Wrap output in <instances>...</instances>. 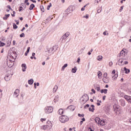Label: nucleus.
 Wrapping results in <instances>:
<instances>
[{"mask_svg": "<svg viewBox=\"0 0 131 131\" xmlns=\"http://www.w3.org/2000/svg\"><path fill=\"white\" fill-rule=\"evenodd\" d=\"M108 92V90L107 89H102L101 91H100V92H101V94H107Z\"/></svg>", "mask_w": 131, "mask_h": 131, "instance_id": "obj_19", "label": "nucleus"}, {"mask_svg": "<svg viewBox=\"0 0 131 131\" xmlns=\"http://www.w3.org/2000/svg\"><path fill=\"white\" fill-rule=\"evenodd\" d=\"M51 7H52V3H50L49 5L47 6V10H50V8H51Z\"/></svg>", "mask_w": 131, "mask_h": 131, "instance_id": "obj_37", "label": "nucleus"}, {"mask_svg": "<svg viewBox=\"0 0 131 131\" xmlns=\"http://www.w3.org/2000/svg\"><path fill=\"white\" fill-rule=\"evenodd\" d=\"M129 123H131V118L129 119Z\"/></svg>", "mask_w": 131, "mask_h": 131, "instance_id": "obj_64", "label": "nucleus"}, {"mask_svg": "<svg viewBox=\"0 0 131 131\" xmlns=\"http://www.w3.org/2000/svg\"><path fill=\"white\" fill-rule=\"evenodd\" d=\"M5 79L6 80V81H9V80H10V77L9 76H6L5 77Z\"/></svg>", "mask_w": 131, "mask_h": 131, "instance_id": "obj_28", "label": "nucleus"}, {"mask_svg": "<svg viewBox=\"0 0 131 131\" xmlns=\"http://www.w3.org/2000/svg\"><path fill=\"white\" fill-rule=\"evenodd\" d=\"M35 7V6L34 5V4H31L30 6L29 9L30 10V11H31L32 10H33V8Z\"/></svg>", "mask_w": 131, "mask_h": 131, "instance_id": "obj_24", "label": "nucleus"}, {"mask_svg": "<svg viewBox=\"0 0 131 131\" xmlns=\"http://www.w3.org/2000/svg\"><path fill=\"white\" fill-rule=\"evenodd\" d=\"M120 104L121 105V106H122L123 107H124V106H125V101H124V100L121 99L120 100Z\"/></svg>", "mask_w": 131, "mask_h": 131, "instance_id": "obj_17", "label": "nucleus"}, {"mask_svg": "<svg viewBox=\"0 0 131 131\" xmlns=\"http://www.w3.org/2000/svg\"><path fill=\"white\" fill-rule=\"evenodd\" d=\"M10 17V14H6L5 17L3 18L4 20H7Z\"/></svg>", "mask_w": 131, "mask_h": 131, "instance_id": "obj_27", "label": "nucleus"}, {"mask_svg": "<svg viewBox=\"0 0 131 131\" xmlns=\"http://www.w3.org/2000/svg\"><path fill=\"white\" fill-rule=\"evenodd\" d=\"M91 107H89V111H91V112H94V111H95V105L92 104L91 105Z\"/></svg>", "mask_w": 131, "mask_h": 131, "instance_id": "obj_15", "label": "nucleus"}, {"mask_svg": "<svg viewBox=\"0 0 131 131\" xmlns=\"http://www.w3.org/2000/svg\"><path fill=\"white\" fill-rule=\"evenodd\" d=\"M67 109L70 110V111H74L75 110V106L74 105H70L67 107Z\"/></svg>", "mask_w": 131, "mask_h": 131, "instance_id": "obj_13", "label": "nucleus"}, {"mask_svg": "<svg viewBox=\"0 0 131 131\" xmlns=\"http://www.w3.org/2000/svg\"><path fill=\"white\" fill-rule=\"evenodd\" d=\"M85 7H86V5L84 6V7L81 8V11H84V10L85 9Z\"/></svg>", "mask_w": 131, "mask_h": 131, "instance_id": "obj_43", "label": "nucleus"}, {"mask_svg": "<svg viewBox=\"0 0 131 131\" xmlns=\"http://www.w3.org/2000/svg\"><path fill=\"white\" fill-rule=\"evenodd\" d=\"M15 14H16V12L13 11V14H11L12 17H15Z\"/></svg>", "mask_w": 131, "mask_h": 131, "instance_id": "obj_47", "label": "nucleus"}, {"mask_svg": "<svg viewBox=\"0 0 131 131\" xmlns=\"http://www.w3.org/2000/svg\"><path fill=\"white\" fill-rule=\"evenodd\" d=\"M124 70L125 71V73H126V74H128V73L130 72V71L129 70V69H127L125 67L124 68Z\"/></svg>", "mask_w": 131, "mask_h": 131, "instance_id": "obj_21", "label": "nucleus"}, {"mask_svg": "<svg viewBox=\"0 0 131 131\" xmlns=\"http://www.w3.org/2000/svg\"><path fill=\"white\" fill-rule=\"evenodd\" d=\"M54 110V108H53V107L52 106H48L45 108V112L47 114H49L50 113H52Z\"/></svg>", "mask_w": 131, "mask_h": 131, "instance_id": "obj_5", "label": "nucleus"}, {"mask_svg": "<svg viewBox=\"0 0 131 131\" xmlns=\"http://www.w3.org/2000/svg\"><path fill=\"white\" fill-rule=\"evenodd\" d=\"M7 58V66L10 68L12 67L13 65H14V58L10 55H8Z\"/></svg>", "mask_w": 131, "mask_h": 131, "instance_id": "obj_1", "label": "nucleus"}, {"mask_svg": "<svg viewBox=\"0 0 131 131\" xmlns=\"http://www.w3.org/2000/svg\"><path fill=\"white\" fill-rule=\"evenodd\" d=\"M85 107H86V108H89V107H90V104H86L85 105L84 108H85Z\"/></svg>", "mask_w": 131, "mask_h": 131, "instance_id": "obj_54", "label": "nucleus"}, {"mask_svg": "<svg viewBox=\"0 0 131 131\" xmlns=\"http://www.w3.org/2000/svg\"><path fill=\"white\" fill-rule=\"evenodd\" d=\"M109 65H110V66H112V65H113V63L112 62H110L109 63Z\"/></svg>", "mask_w": 131, "mask_h": 131, "instance_id": "obj_55", "label": "nucleus"}, {"mask_svg": "<svg viewBox=\"0 0 131 131\" xmlns=\"http://www.w3.org/2000/svg\"><path fill=\"white\" fill-rule=\"evenodd\" d=\"M21 67H22V71H23V72H25V71H26V69H27V67L26 66V64L23 63L21 64Z\"/></svg>", "mask_w": 131, "mask_h": 131, "instance_id": "obj_11", "label": "nucleus"}, {"mask_svg": "<svg viewBox=\"0 0 131 131\" xmlns=\"http://www.w3.org/2000/svg\"><path fill=\"white\" fill-rule=\"evenodd\" d=\"M13 46H15V45H16V41H15V40L13 41Z\"/></svg>", "mask_w": 131, "mask_h": 131, "instance_id": "obj_56", "label": "nucleus"}, {"mask_svg": "<svg viewBox=\"0 0 131 131\" xmlns=\"http://www.w3.org/2000/svg\"><path fill=\"white\" fill-rule=\"evenodd\" d=\"M102 100H103V101H105V100H106V96H103V97H102Z\"/></svg>", "mask_w": 131, "mask_h": 131, "instance_id": "obj_51", "label": "nucleus"}, {"mask_svg": "<svg viewBox=\"0 0 131 131\" xmlns=\"http://www.w3.org/2000/svg\"><path fill=\"white\" fill-rule=\"evenodd\" d=\"M40 120H41V121L42 122H43V121H46V120H47V119H46V118H41V119H40Z\"/></svg>", "mask_w": 131, "mask_h": 131, "instance_id": "obj_45", "label": "nucleus"}, {"mask_svg": "<svg viewBox=\"0 0 131 131\" xmlns=\"http://www.w3.org/2000/svg\"><path fill=\"white\" fill-rule=\"evenodd\" d=\"M17 28H18V26L15 24H13V29H17Z\"/></svg>", "mask_w": 131, "mask_h": 131, "instance_id": "obj_36", "label": "nucleus"}, {"mask_svg": "<svg viewBox=\"0 0 131 131\" xmlns=\"http://www.w3.org/2000/svg\"><path fill=\"white\" fill-rule=\"evenodd\" d=\"M20 37H25V34H24V33H22L20 35Z\"/></svg>", "mask_w": 131, "mask_h": 131, "instance_id": "obj_38", "label": "nucleus"}, {"mask_svg": "<svg viewBox=\"0 0 131 131\" xmlns=\"http://www.w3.org/2000/svg\"><path fill=\"white\" fill-rule=\"evenodd\" d=\"M101 103H102V101L97 100V103H96L97 106H101Z\"/></svg>", "mask_w": 131, "mask_h": 131, "instance_id": "obj_30", "label": "nucleus"}, {"mask_svg": "<svg viewBox=\"0 0 131 131\" xmlns=\"http://www.w3.org/2000/svg\"><path fill=\"white\" fill-rule=\"evenodd\" d=\"M29 51H30V47H28L27 48V53H29Z\"/></svg>", "mask_w": 131, "mask_h": 131, "instance_id": "obj_49", "label": "nucleus"}, {"mask_svg": "<svg viewBox=\"0 0 131 131\" xmlns=\"http://www.w3.org/2000/svg\"><path fill=\"white\" fill-rule=\"evenodd\" d=\"M7 9H9V10H11V11H13V9H12V8H11V6L10 5H8L7 6Z\"/></svg>", "mask_w": 131, "mask_h": 131, "instance_id": "obj_40", "label": "nucleus"}, {"mask_svg": "<svg viewBox=\"0 0 131 131\" xmlns=\"http://www.w3.org/2000/svg\"><path fill=\"white\" fill-rule=\"evenodd\" d=\"M82 98H83V102H84L85 103L88 102V101H89V95H88V94H85L82 96Z\"/></svg>", "mask_w": 131, "mask_h": 131, "instance_id": "obj_7", "label": "nucleus"}, {"mask_svg": "<svg viewBox=\"0 0 131 131\" xmlns=\"http://www.w3.org/2000/svg\"><path fill=\"white\" fill-rule=\"evenodd\" d=\"M95 121L98 125H105L106 124V122L105 120L101 119L99 117H96L95 119Z\"/></svg>", "mask_w": 131, "mask_h": 131, "instance_id": "obj_2", "label": "nucleus"}, {"mask_svg": "<svg viewBox=\"0 0 131 131\" xmlns=\"http://www.w3.org/2000/svg\"><path fill=\"white\" fill-rule=\"evenodd\" d=\"M98 77L99 79H101L102 78V72L99 71L98 72Z\"/></svg>", "mask_w": 131, "mask_h": 131, "instance_id": "obj_23", "label": "nucleus"}, {"mask_svg": "<svg viewBox=\"0 0 131 131\" xmlns=\"http://www.w3.org/2000/svg\"><path fill=\"white\" fill-rule=\"evenodd\" d=\"M124 64H125V65H126V64H128V62H127V61H125V62H124Z\"/></svg>", "mask_w": 131, "mask_h": 131, "instance_id": "obj_60", "label": "nucleus"}, {"mask_svg": "<svg viewBox=\"0 0 131 131\" xmlns=\"http://www.w3.org/2000/svg\"><path fill=\"white\" fill-rule=\"evenodd\" d=\"M5 46V43L0 41V47H4Z\"/></svg>", "mask_w": 131, "mask_h": 131, "instance_id": "obj_34", "label": "nucleus"}, {"mask_svg": "<svg viewBox=\"0 0 131 131\" xmlns=\"http://www.w3.org/2000/svg\"><path fill=\"white\" fill-rule=\"evenodd\" d=\"M127 53V50L126 49H123L120 52V57H125V55Z\"/></svg>", "mask_w": 131, "mask_h": 131, "instance_id": "obj_6", "label": "nucleus"}, {"mask_svg": "<svg viewBox=\"0 0 131 131\" xmlns=\"http://www.w3.org/2000/svg\"><path fill=\"white\" fill-rule=\"evenodd\" d=\"M2 40H3V41L6 40V38L3 37V38H2Z\"/></svg>", "mask_w": 131, "mask_h": 131, "instance_id": "obj_57", "label": "nucleus"}, {"mask_svg": "<svg viewBox=\"0 0 131 131\" xmlns=\"http://www.w3.org/2000/svg\"><path fill=\"white\" fill-rule=\"evenodd\" d=\"M63 112H64V111H63V109L60 108L58 111V114H59V115H62V114H63Z\"/></svg>", "mask_w": 131, "mask_h": 131, "instance_id": "obj_20", "label": "nucleus"}, {"mask_svg": "<svg viewBox=\"0 0 131 131\" xmlns=\"http://www.w3.org/2000/svg\"><path fill=\"white\" fill-rule=\"evenodd\" d=\"M70 35V33L69 32H66L61 37L62 40L66 39L67 37H68Z\"/></svg>", "mask_w": 131, "mask_h": 131, "instance_id": "obj_8", "label": "nucleus"}, {"mask_svg": "<svg viewBox=\"0 0 131 131\" xmlns=\"http://www.w3.org/2000/svg\"><path fill=\"white\" fill-rule=\"evenodd\" d=\"M53 126V124L50 121H47V124L42 126V129H47V128H51Z\"/></svg>", "mask_w": 131, "mask_h": 131, "instance_id": "obj_4", "label": "nucleus"}, {"mask_svg": "<svg viewBox=\"0 0 131 131\" xmlns=\"http://www.w3.org/2000/svg\"><path fill=\"white\" fill-rule=\"evenodd\" d=\"M103 59V56H101V55H99L97 57V60L98 61H102V60Z\"/></svg>", "mask_w": 131, "mask_h": 131, "instance_id": "obj_26", "label": "nucleus"}, {"mask_svg": "<svg viewBox=\"0 0 131 131\" xmlns=\"http://www.w3.org/2000/svg\"><path fill=\"white\" fill-rule=\"evenodd\" d=\"M25 4H26L27 6H29V3H28V0H25Z\"/></svg>", "mask_w": 131, "mask_h": 131, "instance_id": "obj_41", "label": "nucleus"}, {"mask_svg": "<svg viewBox=\"0 0 131 131\" xmlns=\"http://www.w3.org/2000/svg\"><path fill=\"white\" fill-rule=\"evenodd\" d=\"M123 62V59L121 58L119 60L118 63V64L120 65V66L123 65V64L122 63Z\"/></svg>", "mask_w": 131, "mask_h": 131, "instance_id": "obj_18", "label": "nucleus"}, {"mask_svg": "<svg viewBox=\"0 0 131 131\" xmlns=\"http://www.w3.org/2000/svg\"><path fill=\"white\" fill-rule=\"evenodd\" d=\"M40 9L42 12H45V9L43 8V6H40Z\"/></svg>", "mask_w": 131, "mask_h": 131, "instance_id": "obj_42", "label": "nucleus"}, {"mask_svg": "<svg viewBox=\"0 0 131 131\" xmlns=\"http://www.w3.org/2000/svg\"><path fill=\"white\" fill-rule=\"evenodd\" d=\"M117 77H118V75L117 74H115L113 77V80H116V79H117Z\"/></svg>", "mask_w": 131, "mask_h": 131, "instance_id": "obj_22", "label": "nucleus"}, {"mask_svg": "<svg viewBox=\"0 0 131 131\" xmlns=\"http://www.w3.org/2000/svg\"><path fill=\"white\" fill-rule=\"evenodd\" d=\"M83 123V121H81L80 122V125H81V124H82Z\"/></svg>", "mask_w": 131, "mask_h": 131, "instance_id": "obj_62", "label": "nucleus"}, {"mask_svg": "<svg viewBox=\"0 0 131 131\" xmlns=\"http://www.w3.org/2000/svg\"><path fill=\"white\" fill-rule=\"evenodd\" d=\"M107 76H108V74H107V73H104L103 75V78L108 77Z\"/></svg>", "mask_w": 131, "mask_h": 131, "instance_id": "obj_35", "label": "nucleus"}, {"mask_svg": "<svg viewBox=\"0 0 131 131\" xmlns=\"http://www.w3.org/2000/svg\"><path fill=\"white\" fill-rule=\"evenodd\" d=\"M124 98L126 101H127L128 103H130L131 104V96L125 95L124 96Z\"/></svg>", "mask_w": 131, "mask_h": 131, "instance_id": "obj_9", "label": "nucleus"}, {"mask_svg": "<svg viewBox=\"0 0 131 131\" xmlns=\"http://www.w3.org/2000/svg\"><path fill=\"white\" fill-rule=\"evenodd\" d=\"M29 84H32L33 83V79H31L30 80H28Z\"/></svg>", "mask_w": 131, "mask_h": 131, "instance_id": "obj_29", "label": "nucleus"}, {"mask_svg": "<svg viewBox=\"0 0 131 131\" xmlns=\"http://www.w3.org/2000/svg\"><path fill=\"white\" fill-rule=\"evenodd\" d=\"M78 116H79V117H83L84 116V114H78Z\"/></svg>", "mask_w": 131, "mask_h": 131, "instance_id": "obj_39", "label": "nucleus"}, {"mask_svg": "<svg viewBox=\"0 0 131 131\" xmlns=\"http://www.w3.org/2000/svg\"><path fill=\"white\" fill-rule=\"evenodd\" d=\"M31 2H32V3H36V1H34V0H30Z\"/></svg>", "mask_w": 131, "mask_h": 131, "instance_id": "obj_59", "label": "nucleus"}, {"mask_svg": "<svg viewBox=\"0 0 131 131\" xmlns=\"http://www.w3.org/2000/svg\"><path fill=\"white\" fill-rule=\"evenodd\" d=\"M82 121H85V119L84 118H83L82 119Z\"/></svg>", "mask_w": 131, "mask_h": 131, "instance_id": "obj_61", "label": "nucleus"}, {"mask_svg": "<svg viewBox=\"0 0 131 131\" xmlns=\"http://www.w3.org/2000/svg\"><path fill=\"white\" fill-rule=\"evenodd\" d=\"M75 68H76V67H75V68L72 69V72L73 73H75V72H76L77 69H75Z\"/></svg>", "mask_w": 131, "mask_h": 131, "instance_id": "obj_32", "label": "nucleus"}, {"mask_svg": "<svg viewBox=\"0 0 131 131\" xmlns=\"http://www.w3.org/2000/svg\"><path fill=\"white\" fill-rule=\"evenodd\" d=\"M116 72V71L115 70H113L112 72V74H115V73Z\"/></svg>", "mask_w": 131, "mask_h": 131, "instance_id": "obj_48", "label": "nucleus"}, {"mask_svg": "<svg viewBox=\"0 0 131 131\" xmlns=\"http://www.w3.org/2000/svg\"><path fill=\"white\" fill-rule=\"evenodd\" d=\"M77 62L78 63H79V62H80V58H78V59H77Z\"/></svg>", "mask_w": 131, "mask_h": 131, "instance_id": "obj_53", "label": "nucleus"}, {"mask_svg": "<svg viewBox=\"0 0 131 131\" xmlns=\"http://www.w3.org/2000/svg\"><path fill=\"white\" fill-rule=\"evenodd\" d=\"M102 81L104 83H108V82H109V78L108 77L102 78Z\"/></svg>", "mask_w": 131, "mask_h": 131, "instance_id": "obj_12", "label": "nucleus"}, {"mask_svg": "<svg viewBox=\"0 0 131 131\" xmlns=\"http://www.w3.org/2000/svg\"><path fill=\"white\" fill-rule=\"evenodd\" d=\"M91 91L93 92V94H96V91H95V90H94V89H92L91 90Z\"/></svg>", "mask_w": 131, "mask_h": 131, "instance_id": "obj_50", "label": "nucleus"}, {"mask_svg": "<svg viewBox=\"0 0 131 131\" xmlns=\"http://www.w3.org/2000/svg\"><path fill=\"white\" fill-rule=\"evenodd\" d=\"M96 90H97V92H99V91L101 90V89H100V87H96Z\"/></svg>", "mask_w": 131, "mask_h": 131, "instance_id": "obj_46", "label": "nucleus"}, {"mask_svg": "<svg viewBox=\"0 0 131 131\" xmlns=\"http://www.w3.org/2000/svg\"><path fill=\"white\" fill-rule=\"evenodd\" d=\"M68 120H69V118L66 115H61L59 117V121L62 123H65V122H67Z\"/></svg>", "mask_w": 131, "mask_h": 131, "instance_id": "obj_3", "label": "nucleus"}, {"mask_svg": "<svg viewBox=\"0 0 131 131\" xmlns=\"http://www.w3.org/2000/svg\"><path fill=\"white\" fill-rule=\"evenodd\" d=\"M83 18H85L86 19H89V14H86L83 16Z\"/></svg>", "mask_w": 131, "mask_h": 131, "instance_id": "obj_44", "label": "nucleus"}, {"mask_svg": "<svg viewBox=\"0 0 131 131\" xmlns=\"http://www.w3.org/2000/svg\"><path fill=\"white\" fill-rule=\"evenodd\" d=\"M102 12V8H99L97 9V13H101Z\"/></svg>", "mask_w": 131, "mask_h": 131, "instance_id": "obj_33", "label": "nucleus"}, {"mask_svg": "<svg viewBox=\"0 0 131 131\" xmlns=\"http://www.w3.org/2000/svg\"><path fill=\"white\" fill-rule=\"evenodd\" d=\"M19 94H20V90H19V89H16L14 92V97L17 98V97L19 96Z\"/></svg>", "mask_w": 131, "mask_h": 131, "instance_id": "obj_10", "label": "nucleus"}, {"mask_svg": "<svg viewBox=\"0 0 131 131\" xmlns=\"http://www.w3.org/2000/svg\"><path fill=\"white\" fill-rule=\"evenodd\" d=\"M123 10V6H121V8H120V9L119 10V12H121V11Z\"/></svg>", "mask_w": 131, "mask_h": 131, "instance_id": "obj_52", "label": "nucleus"}, {"mask_svg": "<svg viewBox=\"0 0 131 131\" xmlns=\"http://www.w3.org/2000/svg\"><path fill=\"white\" fill-rule=\"evenodd\" d=\"M67 66H68L67 63L64 64V66L62 67V70H64V69L67 67Z\"/></svg>", "mask_w": 131, "mask_h": 131, "instance_id": "obj_31", "label": "nucleus"}, {"mask_svg": "<svg viewBox=\"0 0 131 131\" xmlns=\"http://www.w3.org/2000/svg\"><path fill=\"white\" fill-rule=\"evenodd\" d=\"M25 30V27H23V29L21 30V32H23V31Z\"/></svg>", "mask_w": 131, "mask_h": 131, "instance_id": "obj_58", "label": "nucleus"}, {"mask_svg": "<svg viewBox=\"0 0 131 131\" xmlns=\"http://www.w3.org/2000/svg\"><path fill=\"white\" fill-rule=\"evenodd\" d=\"M113 107L115 112L117 111L120 108L119 105H118L117 104H115Z\"/></svg>", "mask_w": 131, "mask_h": 131, "instance_id": "obj_14", "label": "nucleus"}, {"mask_svg": "<svg viewBox=\"0 0 131 131\" xmlns=\"http://www.w3.org/2000/svg\"><path fill=\"white\" fill-rule=\"evenodd\" d=\"M58 90V86L55 85L54 88L53 89V93H56L57 92V90Z\"/></svg>", "mask_w": 131, "mask_h": 131, "instance_id": "obj_25", "label": "nucleus"}, {"mask_svg": "<svg viewBox=\"0 0 131 131\" xmlns=\"http://www.w3.org/2000/svg\"><path fill=\"white\" fill-rule=\"evenodd\" d=\"M72 129H73V131H76L75 130V127H73Z\"/></svg>", "mask_w": 131, "mask_h": 131, "instance_id": "obj_63", "label": "nucleus"}, {"mask_svg": "<svg viewBox=\"0 0 131 131\" xmlns=\"http://www.w3.org/2000/svg\"><path fill=\"white\" fill-rule=\"evenodd\" d=\"M115 113H116L117 115H119V114H121V113H122V110L120 107L117 111L115 112Z\"/></svg>", "mask_w": 131, "mask_h": 131, "instance_id": "obj_16", "label": "nucleus"}]
</instances>
